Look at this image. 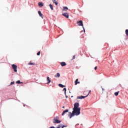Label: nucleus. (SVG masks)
<instances>
[{"label":"nucleus","instance_id":"nucleus-1","mask_svg":"<svg viewBox=\"0 0 128 128\" xmlns=\"http://www.w3.org/2000/svg\"><path fill=\"white\" fill-rule=\"evenodd\" d=\"M72 110L73 111L72 113L70 112V118H72V116H80V108H72Z\"/></svg>","mask_w":128,"mask_h":128},{"label":"nucleus","instance_id":"nucleus-2","mask_svg":"<svg viewBox=\"0 0 128 128\" xmlns=\"http://www.w3.org/2000/svg\"><path fill=\"white\" fill-rule=\"evenodd\" d=\"M58 118H60L58 116H56V117H55L52 120L53 124H60L61 121L58 120Z\"/></svg>","mask_w":128,"mask_h":128},{"label":"nucleus","instance_id":"nucleus-3","mask_svg":"<svg viewBox=\"0 0 128 128\" xmlns=\"http://www.w3.org/2000/svg\"><path fill=\"white\" fill-rule=\"evenodd\" d=\"M12 68L15 72H18V66L14 64H12Z\"/></svg>","mask_w":128,"mask_h":128},{"label":"nucleus","instance_id":"nucleus-4","mask_svg":"<svg viewBox=\"0 0 128 128\" xmlns=\"http://www.w3.org/2000/svg\"><path fill=\"white\" fill-rule=\"evenodd\" d=\"M77 24L79 26H82L84 28V24L82 23V20H80L77 22Z\"/></svg>","mask_w":128,"mask_h":128},{"label":"nucleus","instance_id":"nucleus-5","mask_svg":"<svg viewBox=\"0 0 128 128\" xmlns=\"http://www.w3.org/2000/svg\"><path fill=\"white\" fill-rule=\"evenodd\" d=\"M62 16L66 18H68V17L70 16V15L68 14V13L65 12L62 14Z\"/></svg>","mask_w":128,"mask_h":128},{"label":"nucleus","instance_id":"nucleus-6","mask_svg":"<svg viewBox=\"0 0 128 128\" xmlns=\"http://www.w3.org/2000/svg\"><path fill=\"white\" fill-rule=\"evenodd\" d=\"M80 106V104L78 102H76L74 104V108H78Z\"/></svg>","mask_w":128,"mask_h":128},{"label":"nucleus","instance_id":"nucleus-7","mask_svg":"<svg viewBox=\"0 0 128 128\" xmlns=\"http://www.w3.org/2000/svg\"><path fill=\"white\" fill-rule=\"evenodd\" d=\"M88 96V94L87 96H78L77 97V98L78 99V100H82V98H86V96Z\"/></svg>","mask_w":128,"mask_h":128},{"label":"nucleus","instance_id":"nucleus-8","mask_svg":"<svg viewBox=\"0 0 128 128\" xmlns=\"http://www.w3.org/2000/svg\"><path fill=\"white\" fill-rule=\"evenodd\" d=\"M38 4L40 8H42V6H44V3H42V2H39Z\"/></svg>","mask_w":128,"mask_h":128},{"label":"nucleus","instance_id":"nucleus-9","mask_svg":"<svg viewBox=\"0 0 128 128\" xmlns=\"http://www.w3.org/2000/svg\"><path fill=\"white\" fill-rule=\"evenodd\" d=\"M68 10V8L66 6H64L62 8V10L64 12H67Z\"/></svg>","mask_w":128,"mask_h":128},{"label":"nucleus","instance_id":"nucleus-10","mask_svg":"<svg viewBox=\"0 0 128 128\" xmlns=\"http://www.w3.org/2000/svg\"><path fill=\"white\" fill-rule=\"evenodd\" d=\"M38 14L40 16H41L42 18H44V17L42 16V12L40 11H38Z\"/></svg>","mask_w":128,"mask_h":128},{"label":"nucleus","instance_id":"nucleus-11","mask_svg":"<svg viewBox=\"0 0 128 128\" xmlns=\"http://www.w3.org/2000/svg\"><path fill=\"white\" fill-rule=\"evenodd\" d=\"M60 64L62 66H66V62H61Z\"/></svg>","mask_w":128,"mask_h":128},{"label":"nucleus","instance_id":"nucleus-12","mask_svg":"<svg viewBox=\"0 0 128 128\" xmlns=\"http://www.w3.org/2000/svg\"><path fill=\"white\" fill-rule=\"evenodd\" d=\"M66 112H68V110H66L63 111L62 116H64V114H66Z\"/></svg>","mask_w":128,"mask_h":128},{"label":"nucleus","instance_id":"nucleus-13","mask_svg":"<svg viewBox=\"0 0 128 128\" xmlns=\"http://www.w3.org/2000/svg\"><path fill=\"white\" fill-rule=\"evenodd\" d=\"M80 82H78V79H76L75 81V86H76V84H80Z\"/></svg>","mask_w":128,"mask_h":128},{"label":"nucleus","instance_id":"nucleus-14","mask_svg":"<svg viewBox=\"0 0 128 128\" xmlns=\"http://www.w3.org/2000/svg\"><path fill=\"white\" fill-rule=\"evenodd\" d=\"M47 80H48V84H50V82H52V80H50V77L48 76L47 77Z\"/></svg>","mask_w":128,"mask_h":128},{"label":"nucleus","instance_id":"nucleus-15","mask_svg":"<svg viewBox=\"0 0 128 128\" xmlns=\"http://www.w3.org/2000/svg\"><path fill=\"white\" fill-rule=\"evenodd\" d=\"M60 73H57L56 75H55V78H60Z\"/></svg>","mask_w":128,"mask_h":128},{"label":"nucleus","instance_id":"nucleus-16","mask_svg":"<svg viewBox=\"0 0 128 128\" xmlns=\"http://www.w3.org/2000/svg\"><path fill=\"white\" fill-rule=\"evenodd\" d=\"M49 6L52 10H54V6H52V4H50Z\"/></svg>","mask_w":128,"mask_h":128},{"label":"nucleus","instance_id":"nucleus-17","mask_svg":"<svg viewBox=\"0 0 128 128\" xmlns=\"http://www.w3.org/2000/svg\"><path fill=\"white\" fill-rule=\"evenodd\" d=\"M52 2L56 4V6H58V2H56V0H52Z\"/></svg>","mask_w":128,"mask_h":128},{"label":"nucleus","instance_id":"nucleus-18","mask_svg":"<svg viewBox=\"0 0 128 128\" xmlns=\"http://www.w3.org/2000/svg\"><path fill=\"white\" fill-rule=\"evenodd\" d=\"M58 86L60 88H64V86H64L62 84H58Z\"/></svg>","mask_w":128,"mask_h":128},{"label":"nucleus","instance_id":"nucleus-19","mask_svg":"<svg viewBox=\"0 0 128 128\" xmlns=\"http://www.w3.org/2000/svg\"><path fill=\"white\" fill-rule=\"evenodd\" d=\"M28 64L30 65V66H34V62H30L28 63Z\"/></svg>","mask_w":128,"mask_h":128},{"label":"nucleus","instance_id":"nucleus-20","mask_svg":"<svg viewBox=\"0 0 128 128\" xmlns=\"http://www.w3.org/2000/svg\"><path fill=\"white\" fill-rule=\"evenodd\" d=\"M63 90L64 92V94H66V88H64Z\"/></svg>","mask_w":128,"mask_h":128},{"label":"nucleus","instance_id":"nucleus-21","mask_svg":"<svg viewBox=\"0 0 128 128\" xmlns=\"http://www.w3.org/2000/svg\"><path fill=\"white\" fill-rule=\"evenodd\" d=\"M120 92H116L114 93V95L116 96H118V93Z\"/></svg>","mask_w":128,"mask_h":128},{"label":"nucleus","instance_id":"nucleus-22","mask_svg":"<svg viewBox=\"0 0 128 128\" xmlns=\"http://www.w3.org/2000/svg\"><path fill=\"white\" fill-rule=\"evenodd\" d=\"M16 84H22V82H20V80H18V81L16 82Z\"/></svg>","mask_w":128,"mask_h":128},{"label":"nucleus","instance_id":"nucleus-23","mask_svg":"<svg viewBox=\"0 0 128 128\" xmlns=\"http://www.w3.org/2000/svg\"><path fill=\"white\" fill-rule=\"evenodd\" d=\"M126 36H128V29H126Z\"/></svg>","mask_w":128,"mask_h":128},{"label":"nucleus","instance_id":"nucleus-24","mask_svg":"<svg viewBox=\"0 0 128 128\" xmlns=\"http://www.w3.org/2000/svg\"><path fill=\"white\" fill-rule=\"evenodd\" d=\"M12 84H14V82H11L10 86H12Z\"/></svg>","mask_w":128,"mask_h":128},{"label":"nucleus","instance_id":"nucleus-25","mask_svg":"<svg viewBox=\"0 0 128 128\" xmlns=\"http://www.w3.org/2000/svg\"><path fill=\"white\" fill-rule=\"evenodd\" d=\"M40 51H39L38 53H37V56H40Z\"/></svg>","mask_w":128,"mask_h":128},{"label":"nucleus","instance_id":"nucleus-26","mask_svg":"<svg viewBox=\"0 0 128 128\" xmlns=\"http://www.w3.org/2000/svg\"><path fill=\"white\" fill-rule=\"evenodd\" d=\"M74 58H76V55L73 56L72 60H74Z\"/></svg>","mask_w":128,"mask_h":128},{"label":"nucleus","instance_id":"nucleus-27","mask_svg":"<svg viewBox=\"0 0 128 128\" xmlns=\"http://www.w3.org/2000/svg\"><path fill=\"white\" fill-rule=\"evenodd\" d=\"M94 70H98V66H96L95 68H94Z\"/></svg>","mask_w":128,"mask_h":128},{"label":"nucleus","instance_id":"nucleus-28","mask_svg":"<svg viewBox=\"0 0 128 128\" xmlns=\"http://www.w3.org/2000/svg\"><path fill=\"white\" fill-rule=\"evenodd\" d=\"M66 126H68V125H66V126H62V128H66Z\"/></svg>","mask_w":128,"mask_h":128},{"label":"nucleus","instance_id":"nucleus-29","mask_svg":"<svg viewBox=\"0 0 128 128\" xmlns=\"http://www.w3.org/2000/svg\"><path fill=\"white\" fill-rule=\"evenodd\" d=\"M90 92H92V91L90 90H89L88 94H90Z\"/></svg>","mask_w":128,"mask_h":128},{"label":"nucleus","instance_id":"nucleus-30","mask_svg":"<svg viewBox=\"0 0 128 128\" xmlns=\"http://www.w3.org/2000/svg\"><path fill=\"white\" fill-rule=\"evenodd\" d=\"M66 98H68V96H66Z\"/></svg>","mask_w":128,"mask_h":128},{"label":"nucleus","instance_id":"nucleus-31","mask_svg":"<svg viewBox=\"0 0 128 128\" xmlns=\"http://www.w3.org/2000/svg\"><path fill=\"white\" fill-rule=\"evenodd\" d=\"M62 108H64V106H63Z\"/></svg>","mask_w":128,"mask_h":128}]
</instances>
